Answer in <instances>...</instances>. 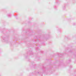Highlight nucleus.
<instances>
[{"instance_id":"f257e3e1","label":"nucleus","mask_w":76,"mask_h":76,"mask_svg":"<svg viewBox=\"0 0 76 76\" xmlns=\"http://www.w3.org/2000/svg\"><path fill=\"white\" fill-rule=\"evenodd\" d=\"M8 16L9 17H11V14H8Z\"/></svg>"},{"instance_id":"f03ea898","label":"nucleus","mask_w":76,"mask_h":76,"mask_svg":"<svg viewBox=\"0 0 76 76\" xmlns=\"http://www.w3.org/2000/svg\"><path fill=\"white\" fill-rule=\"evenodd\" d=\"M73 25H75V23H74V24H73Z\"/></svg>"},{"instance_id":"7ed1b4c3","label":"nucleus","mask_w":76,"mask_h":76,"mask_svg":"<svg viewBox=\"0 0 76 76\" xmlns=\"http://www.w3.org/2000/svg\"><path fill=\"white\" fill-rule=\"evenodd\" d=\"M39 73V72H38V73Z\"/></svg>"}]
</instances>
